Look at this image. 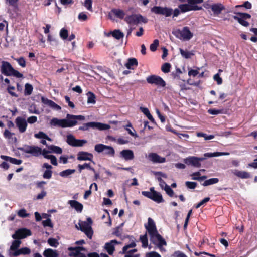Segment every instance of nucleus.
I'll return each instance as SVG.
<instances>
[{
	"mask_svg": "<svg viewBox=\"0 0 257 257\" xmlns=\"http://www.w3.org/2000/svg\"><path fill=\"white\" fill-rule=\"evenodd\" d=\"M186 186L190 189H194L196 187L197 184L193 182L187 181L185 183Z\"/></svg>",
	"mask_w": 257,
	"mask_h": 257,
	"instance_id": "nucleus-62",
	"label": "nucleus"
},
{
	"mask_svg": "<svg viewBox=\"0 0 257 257\" xmlns=\"http://www.w3.org/2000/svg\"><path fill=\"white\" fill-rule=\"evenodd\" d=\"M137 65V61L135 58L129 59L127 62L125 64V67L128 69H133V66Z\"/></svg>",
	"mask_w": 257,
	"mask_h": 257,
	"instance_id": "nucleus-35",
	"label": "nucleus"
},
{
	"mask_svg": "<svg viewBox=\"0 0 257 257\" xmlns=\"http://www.w3.org/2000/svg\"><path fill=\"white\" fill-rule=\"evenodd\" d=\"M105 248L110 255H111L114 250V245L110 242L105 244Z\"/></svg>",
	"mask_w": 257,
	"mask_h": 257,
	"instance_id": "nucleus-42",
	"label": "nucleus"
},
{
	"mask_svg": "<svg viewBox=\"0 0 257 257\" xmlns=\"http://www.w3.org/2000/svg\"><path fill=\"white\" fill-rule=\"evenodd\" d=\"M89 127L93 128H97L99 130H106L110 128L108 124L102 123L97 122H91L84 124L83 126H80L79 129L80 130H87Z\"/></svg>",
	"mask_w": 257,
	"mask_h": 257,
	"instance_id": "nucleus-6",
	"label": "nucleus"
},
{
	"mask_svg": "<svg viewBox=\"0 0 257 257\" xmlns=\"http://www.w3.org/2000/svg\"><path fill=\"white\" fill-rule=\"evenodd\" d=\"M87 95L88 96L87 101V103H92V104L95 103V102H96L95 96L94 94L91 92H89Z\"/></svg>",
	"mask_w": 257,
	"mask_h": 257,
	"instance_id": "nucleus-41",
	"label": "nucleus"
},
{
	"mask_svg": "<svg viewBox=\"0 0 257 257\" xmlns=\"http://www.w3.org/2000/svg\"><path fill=\"white\" fill-rule=\"evenodd\" d=\"M41 101L42 102L50 107H51L52 108L56 110H60L61 109V107L56 104L54 102L52 101V100H49L47 98H45L43 97L41 98Z\"/></svg>",
	"mask_w": 257,
	"mask_h": 257,
	"instance_id": "nucleus-21",
	"label": "nucleus"
},
{
	"mask_svg": "<svg viewBox=\"0 0 257 257\" xmlns=\"http://www.w3.org/2000/svg\"><path fill=\"white\" fill-rule=\"evenodd\" d=\"M1 72L7 76H14L17 78L22 77V74L15 70L12 65L8 62L3 61L1 66Z\"/></svg>",
	"mask_w": 257,
	"mask_h": 257,
	"instance_id": "nucleus-4",
	"label": "nucleus"
},
{
	"mask_svg": "<svg viewBox=\"0 0 257 257\" xmlns=\"http://www.w3.org/2000/svg\"><path fill=\"white\" fill-rule=\"evenodd\" d=\"M179 8L180 9L181 12L182 13H184L187 11H195L196 9H197V8L196 7H193L192 5H191L189 3H188V4H181L179 6Z\"/></svg>",
	"mask_w": 257,
	"mask_h": 257,
	"instance_id": "nucleus-27",
	"label": "nucleus"
},
{
	"mask_svg": "<svg viewBox=\"0 0 257 257\" xmlns=\"http://www.w3.org/2000/svg\"><path fill=\"white\" fill-rule=\"evenodd\" d=\"M33 90V87L32 85L27 83L25 86V95H29L32 93Z\"/></svg>",
	"mask_w": 257,
	"mask_h": 257,
	"instance_id": "nucleus-44",
	"label": "nucleus"
},
{
	"mask_svg": "<svg viewBox=\"0 0 257 257\" xmlns=\"http://www.w3.org/2000/svg\"><path fill=\"white\" fill-rule=\"evenodd\" d=\"M140 109L141 111L146 115V116L148 117V118L152 122L154 121V119L153 118V116L150 114L149 109L145 107H140Z\"/></svg>",
	"mask_w": 257,
	"mask_h": 257,
	"instance_id": "nucleus-34",
	"label": "nucleus"
},
{
	"mask_svg": "<svg viewBox=\"0 0 257 257\" xmlns=\"http://www.w3.org/2000/svg\"><path fill=\"white\" fill-rule=\"evenodd\" d=\"M173 33L177 38L183 41L189 40L193 35L187 27H184L182 30H175Z\"/></svg>",
	"mask_w": 257,
	"mask_h": 257,
	"instance_id": "nucleus-5",
	"label": "nucleus"
},
{
	"mask_svg": "<svg viewBox=\"0 0 257 257\" xmlns=\"http://www.w3.org/2000/svg\"><path fill=\"white\" fill-rule=\"evenodd\" d=\"M213 79L215 81L217 82V84L220 85L222 83V78L219 76L218 74H216L214 75L213 76Z\"/></svg>",
	"mask_w": 257,
	"mask_h": 257,
	"instance_id": "nucleus-61",
	"label": "nucleus"
},
{
	"mask_svg": "<svg viewBox=\"0 0 257 257\" xmlns=\"http://www.w3.org/2000/svg\"><path fill=\"white\" fill-rule=\"evenodd\" d=\"M21 244V241L19 239H15L12 242V245L9 250V254L10 256L12 255V252H13V251H15L18 249Z\"/></svg>",
	"mask_w": 257,
	"mask_h": 257,
	"instance_id": "nucleus-26",
	"label": "nucleus"
},
{
	"mask_svg": "<svg viewBox=\"0 0 257 257\" xmlns=\"http://www.w3.org/2000/svg\"><path fill=\"white\" fill-rule=\"evenodd\" d=\"M196 135L199 137H204L205 140H211L214 138V135H207L206 134L201 132L197 133Z\"/></svg>",
	"mask_w": 257,
	"mask_h": 257,
	"instance_id": "nucleus-43",
	"label": "nucleus"
},
{
	"mask_svg": "<svg viewBox=\"0 0 257 257\" xmlns=\"http://www.w3.org/2000/svg\"><path fill=\"white\" fill-rule=\"evenodd\" d=\"M146 80L149 83L154 84L160 87H165L166 85V83L163 79L158 76L151 75L148 77Z\"/></svg>",
	"mask_w": 257,
	"mask_h": 257,
	"instance_id": "nucleus-10",
	"label": "nucleus"
},
{
	"mask_svg": "<svg viewBox=\"0 0 257 257\" xmlns=\"http://www.w3.org/2000/svg\"><path fill=\"white\" fill-rule=\"evenodd\" d=\"M31 235V231L26 228H22L17 230L12 236L14 239H20L26 238Z\"/></svg>",
	"mask_w": 257,
	"mask_h": 257,
	"instance_id": "nucleus-11",
	"label": "nucleus"
},
{
	"mask_svg": "<svg viewBox=\"0 0 257 257\" xmlns=\"http://www.w3.org/2000/svg\"><path fill=\"white\" fill-rule=\"evenodd\" d=\"M14 134L11 133L8 130H6L4 132V136L5 138L7 139H11L12 141L16 142L17 141V139L16 137H13Z\"/></svg>",
	"mask_w": 257,
	"mask_h": 257,
	"instance_id": "nucleus-33",
	"label": "nucleus"
},
{
	"mask_svg": "<svg viewBox=\"0 0 257 257\" xmlns=\"http://www.w3.org/2000/svg\"><path fill=\"white\" fill-rule=\"evenodd\" d=\"M136 246V243L135 242H132L131 243H130V244L127 245H126L125 246L123 247V253H125L126 251V250L130 248H132V247H134Z\"/></svg>",
	"mask_w": 257,
	"mask_h": 257,
	"instance_id": "nucleus-63",
	"label": "nucleus"
},
{
	"mask_svg": "<svg viewBox=\"0 0 257 257\" xmlns=\"http://www.w3.org/2000/svg\"><path fill=\"white\" fill-rule=\"evenodd\" d=\"M164 190L166 191V193L172 197L174 195V192L170 188V187L168 185H166V187L164 188Z\"/></svg>",
	"mask_w": 257,
	"mask_h": 257,
	"instance_id": "nucleus-56",
	"label": "nucleus"
},
{
	"mask_svg": "<svg viewBox=\"0 0 257 257\" xmlns=\"http://www.w3.org/2000/svg\"><path fill=\"white\" fill-rule=\"evenodd\" d=\"M150 191H153L152 200L157 203H161L164 201L162 195L159 192L155 191L153 187L150 188Z\"/></svg>",
	"mask_w": 257,
	"mask_h": 257,
	"instance_id": "nucleus-22",
	"label": "nucleus"
},
{
	"mask_svg": "<svg viewBox=\"0 0 257 257\" xmlns=\"http://www.w3.org/2000/svg\"><path fill=\"white\" fill-rule=\"evenodd\" d=\"M48 243L50 246L54 247H57L59 245V243L57 240L54 238H49L48 240Z\"/></svg>",
	"mask_w": 257,
	"mask_h": 257,
	"instance_id": "nucleus-49",
	"label": "nucleus"
},
{
	"mask_svg": "<svg viewBox=\"0 0 257 257\" xmlns=\"http://www.w3.org/2000/svg\"><path fill=\"white\" fill-rule=\"evenodd\" d=\"M93 157L92 154L86 152H79L77 154V159L80 161H92Z\"/></svg>",
	"mask_w": 257,
	"mask_h": 257,
	"instance_id": "nucleus-18",
	"label": "nucleus"
},
{
	"mask_svg": "<svg viewBox=\"0 0 257 257\" xmlns=\"http://www.w3.org/2000/svg\"><path fill=\"white\" fill-rule=\"evenodd\" d=\"M214 15L218 16L221 12L225 9V7L221 3H215L208 6Z\"/></svg>",
	"mask_w": 257,
	"mask_h": 257,
	"instance_id": "nucleus-16",
	"label": "nucleus"
},
{
	"mask_svg": "<svg viewBox=\"0 0 257 257\" xmlns=\"http://www.w3.org/2000/svg\"><path fill=\"white\" fill-rule=\"evenodd\" d=\"M113 76L110 74L107 73H103L102 76H101V79L102 81H109L110 78H112Z\"/></svg>",
	"mask_w": 257,
	"mask_h": 257,
	"instance_id": "nucleus-52",
	"label": "nucleus"
},
{
	"mask_svg": "<svg viewBox=\"0 0 257 257\" xmlns=\"http://www.w3.org/2000/svg\"><path fill=\"white\" fill-rule=\"evenodd\" d=\"M250 15L247 13H239V16H234V19L236 20L241 25L247 27L248 26V23L245 20L250 18Z\"/></svg>",
	"mask_w": 257,
	"mask_h": 257,
	"instance_id": "nucleus-15",
	"label": "nucleus"
},
{
	"mask_svg": "<svg viewBox=\"0 0 257 257\" xmlns=\"http://www.w3.org/2000/svg\"><path fill=\"white\" fill-rule=\"evenodd\" d=\"M84 119L85 117L83 115H74L68 114L66 119L53 118L50 121V124L62 127H70L75 125L77 124V120H84Z\"/></svg>",
	"mask_w": 257,
	"mask_h": 257,
	"instance_id": "nucleus-2",
	"label": "nucleus"
},
{
	"mask_svg": "<svg viewBox=\"0 0 257 257\" xmlns=\"http://www.w3.org/2000/svg\"><path fill=\"white\" fill-rule=\"evenodd\" d=\"M198 157L195 156H190L183 160V162L188 166H191L196 168L201 167V163L198 162Z\"/></svg>",
	"mask_w": 257,
	"mask_h": 257,
	"instance_id": "nucleus-14",
	"label": "nucleus"
},
{
	"mask_svg": "<svg viewBox=\"0 0 257 257\" xmlns=\"http://www.w3.org/2000/svg\"><path fill=\"white\" fill-rule=\"evenodd\" d=\"M230 172L233 175L241 179H247L250 177L249 173L245 171L232 169L230 170Z\"/></svg>",
	"mask_w": 257,
	"mask_h": 257,
	"instance_id": "nucleus-17",
	"label": "nucleus"
},
{
	"mask_svg": "<svg viewBox=\"0 0 257 257\" xmlns=\"http://www.w3.org/2000/svg\"><path fill=\"white\" fill-rule=\"evenodd\" d=\"M125 21L129 24L135 25L138 23L142 22L143 23H146V19L143 18L142 16L139 14H135L131 16H128L125 17Z\"/></svg>",
	"mask_w": 257,
	"mask_h": 257,
	"instance_id": "nucleus-7",
	"label": "nucleus"
},
{
	"mask_svg": "<svg viewBox=\"0 0 257 257\" xmlns=\"http://www.w3.org/2000/svg\"><path fill=\"white\" fill-rule=\"evenodd\" d=\"M145 227L150 236L151 241L157 245L161 250H162L163 249L162 246L166 245V242L158 233L155 223L151 218H148V224L145 225Z\"/></svg>",
	"mask_w": 257,
	"mask_h": 257,
	"instance_id": "nucleus-1",
	"label": "nucleus"
},
{
	"mask_svg": "<svg viewBox=\"0 0 257 257\" xmlns=\"http://www.w3.org/2000/svg\"><path fill=\"white\" fill-rule=\"evenodd\" d=\"M170 64L169 63H165L162 65L161 70L164 73H168L170 71Z\"/></svg>",
	"mask_w": 257,
	"mask_h": 257,
	"instance_id": "nucleus-48",
	"label": "nucleus"
},
{
	"mask_svg": "<svg viewBox=\"0 0 257 257\" xmlns=\"http://www.w3.org/2000/svg\"><path fill=\"white\" fill-rule=\"evenodd\" d=\"M210 200V198L206 197L204 199H203L201 201H200L199 203H198L196 206V208H198L202 205H204L205 203L208 202Z\"/></svg>",
	"mask_w": 257,
	"mask_h": 257,
	"instance_id": "nucleus-60",
	"label": "nucleus"
},
{
	"mask_svg": "<svg viewBox=\"0 0 257 257\" xmlns=\"http://www.w3.org/2000/svg\"><path fill=\"white\" fill-rule=\"evenodd\" d=\"M46 135H47L43 132L40 131L38 133L35 134L34 135V137L37 139H45Z\"/></svg>",
	"mask_w": 257,
	"mask_h": 257,
	"instance_id": "nucleus-57",
	"label": "nucleus"
},
{
	"mask_svg": "<svg viewBox=\"0 0 257 257\" xmlns=\"http://www.w3.org/2000/svg\"><path fill=\"white\" fill-rule=\"evenodd\" d=\"M120 155L125 160H131L134 158V153L131 150H123L120 152Z\"/></svg>",
	"mask_w": 257,
	"mask_h": 257,
	"instance_id": "nucleus-19",
	"label": "nucleus"
},
{
	"mask_svg": "<svg viewBox=\"0 0 257 257\" xmlns=\"http://www.w3.org/2000/svg\"><path fill=\"white\" fill-rule=\"evenodd\" d=\"M60 36L63 39H66L68 37V31L64 28L62 29L60 32Z\"/></svg>",
	"mask_w": 257,
	"mask_h": 257,
	"instance_id": "nucleus-50",
	"label": "nucleus"
},
{
	"mask_svg": "<svg viewBox=\"0 0 257 257\" xmlns=\"http://www.w3.org/2000/svg\"><path fill=\"white\" fill-rule=\"evenodd\" d=\"M112 36L116 39H120L124 37V34L119 30H115L112 32Z\"/></svg>",
	"mask_w": 257,
	"mask_h": 257,
	"instance_id": "nucleus-39",
	"label": "nucleus"
},
{
	"mask_svg": "<svg viewBox=\"0 0 257 257\" xmlns=\"http://www.w3.org/2000/svg\"><path fill=\"white\" fill-rule=\"evenodd\" d=\"M179 50L182 56L186 59L190 58L194 55L192 52L184 50L181 48Z\"/></svg>",
	"mask_w": 257,
	"mask_h": 257,
	"instance_id": "nucleus-36",
	"label": "nucleus"
},
{
	"mask_svg": "<svg viewBox=\"0 0 257 257\" xmlns=\"http://www.w3.org/2000/svg\"><path fill=\"white\" fill-rule=\"evenodd\" d=\"M187 2L192 5L193 7L197 8L195 10H199L202 9L201 7H199L197 5L202 3L203 2V0H187Z\"/></svg>",
	"mask_w": 257,
	"mask_h": 257,
	"instance_id": "nucleus-32",
	"label": "nucleus"
},
{
	"mask_svg": "<svg viewBox=\"0 0 257 257\" xmlns=\"http://www.w3.org/2000/svg\"><path fill=\"white\" fill-rule=\"evenodd\" d=\"M105 146L102 144H97L95 146L94 149L98 153H101L103 152Z\"/></svg>",
	"mask_w": 257,
	"mask_h": 257,
	"instance_id": "nucleus-47",
	"label": "nucleus"
},
{
	"mask_svg": "<svg viewBox=\"0 0 257 257\" xmlns=\"http://www.w3.org/2000/svg\"><path fill=\"white\" fill-rule=\"evenodd\" d=\"M159 45V41L157 39H156L154 41L153 43L151 44L150 46V49L154 52L156 50L157 47Z\"/></svg>",
	"mask_w": 257,
	"mask_h": 257,
	"instance_id": "nucleus-51",
	"label": "nucleus"
},
{
	"mask_svg": "<svg viewBox=\"0 0 257 257\" xmlns=\"http://www.w3.org/2000/svg\"><path fill=\"white\" fill-rule=\"evenodd\" d=\"M199 68H197V70L190 69L188 71V75L189 76L195 77L199 74Z\"/></svg>",
	"mask_w": 257,
	"mask_h": 257,
	"instance_id": "nucleus-55",
	"label": "nucleus"
},
{
	"mask_svg": "<svg viewBox=\"0 0 257 257\" xmlns=\"http://www.w3.org/2000/svg\"><path fill=\"white\" fill-rule=\"evenodd\" d=\"M52 171L50 170H45L43 174L44 179H50L52 177Z\"/></svg>",
	"mask_w": 257,
	"mask_h": 257,
	"instance_id": "nucleus-46",
	"label": "nucleus"
},
{
	"mask_svg": "<svg viewBox=\"0 0 257 257\" xmlns=\"http://www.w3.org/2000/svg\"><path fill=\"white\" fill-rule=\"evenodd\" d=\"M31 154L35 156H38L41 154V149L37 146H31Z\"/></svg>",
	"mask_w": 257,
	"mask_h": 257,
	"instance_id": "nucleus-38",
	"label": "nucleus"
},
{
	"mask_svg": "<svg viewBox=\"0 0 257 257\" xmlns=\"http://www.w3.org/2000/svg\"><path fill=\"white\" fill-rule=\"evenodd\" d=\"M92 0H85L84 6L89 11H92Z\"/></svg>",
	"mask_w": 257,
	"mask_h": 257,
	"instance_id": "nucleus-53",
	"label": "nucleus"
},
{
	"mask_svg": "<svg viewBox=\"0 0 257 257\" xmlns=\"http://www.w3.org/2000/svg\"><path fill=\"white\" fill-rule=\"evenodd\" d=\"M68 204L70 205L72 208H74L76 211L79 212H81L83 206V205L76 200H69Z\"/></svg>",
	"mask_w": 257,
	"mask_h": 257,
	"instance_id": "nucleus-24",
	"label": "nucleus"
},
{
	"mask_svg": "<svg viewBox=\"0 0 257 257\" xmlns=\"http://www.w3.org/2000/svg\"><path fill=\"white\" fill-rule=\"evenodd\" d=\"M31 253V250L28 247H23L20 249H18L17 250L12 252L11 256H17L20 255H27Z\"/></svg>",
	"mask_w": 257,
	"mask_h": 257,
	"instance_id": "nucleus-23",
	"label": "nucleus"
},
{
	"mask_svg": "<svg viewBox=\"0 0 257 257\" xmlns=\"http://www.w3.org/2000/svg\"><path fill=\"white\" fill-rule=\"evenodd\" d=\"M151 12L156 14H160L166 17H169L172 14L173 10L172 9L167 7L155 6L151 9Z\"/></svg>",
	"mask_w": 257,
	"mask_h": 257,
	"instance_id": "nucleus-8",
	"label": "nucleus"
},
{
	"mask_svg": "<svg viewBox=\"0 0 257 257\" xmlns=\"http://www.w3.org/2000/svg\"><path fill=\"white\" fill-rule=\"evenodd\" d=\"M140 239L142 243V246L145 248L146 247L148 246L147 234L146 233L145 235L141 236Z\"/></svg>",
	"mask_w": 257,
	"mask_h": 257,
	"instance_id": "nucleus-45",
	"label": "nucleus"
},
{
	"mask_svg": "<svg viewBox=\"0 0 257 257\" xmlns=\"http://www.w3.org/2000/svg\"><path fill=\"white\" fill-rule=\"evenodd\" d=\"M26 121L30 124H33L37 121V117L35 116H31L28 118Z\"/></svg>",
	"mask_w": 257,
	"mask_h": 257,
	"instance_id": "nucleus-58",
	"label": "nucleus"
},
{
	"mask_svg": "<svg viewBox=\"0 0 257 257\" xmlns=\"http://www.w3.org/2000/svg\"><path fill=\"white\" fill-rule=\"evenodd\" d=\"M69 250L72 251L71 254L75 257H86L84 254L81 252V251L85 250V248L82 247L75 248L70 247Z\"/></svg>",
	"mask_w": 257,
	"mask_h": 257,
	"instance_id": "nucleus-20",
	"label": "nucleus"
},
{
	"mask_svg": "<svg viewBox=\"0 0 257 257\" xmlns=\"http://www.w3.org/2000/svg\"><path fill=\"white\" fill-rule=\"evenodd\" d=\"M219 182V179L218 178H211L208 180H206L203 183V185L204 186H206L208 185H210L212 184H216Z\"/></svg>",
	"mask_w": 257,
	"mask_h": 257,
	"instance_id": "nucleus-40",
	"label": "nucleus"
},
{
	"mask_svg": "<svg viewBox=\"0 0 257 257\" xmlns=\"http://www.w3.org/2000/svg\"><path fill=\"white\" fill-rule=\"evenodd\" d=\"M75 172L74 169H67L60 173V175L63 177H68Z\"/></svg>",
	"mask_w": 257,
	"mask_h": 257,
	"instance_id": "nucleus-37",
	"label": "nucleus"
},
{
	"mask_svg": "<svg viewBox=\"0 0 257 257\" xmlns=\"http://www.w3.org/2000/svg\"><path fill=\"white\" fill-rule=\"evenodd\" d=\"M66 141L69 145L73 147H81L87 143L86 140L76 139L72 135H67Z\"/></svg>",
	"mask_w": 257,
	"mask_h": 257,
	"instance_id": "nucleus-9",
	"label": "nucleus"
},
{
	"mask_svg": "<svg viewBox=\"0 0 257 257\" xmlns=\"http://www.w3.org/2000/svg\"><path fill=\"white\" fill-rule=\"evenodd\" d=\"M48 148L50 150L51 153L60 154L62 152V149L56 146L50 145L48 146Z\"/></svg>",
	"mask_w": 257,
	"mask_h": 257,
	"instance_id": "nucleus-31",
	"label": "nucleus"
},
{
	"mask_svg": "<svg viewBox=\"0 0 257 257\" xmlns=\"http://www.w3.org/2000/svg\"><path fill=\"white\" fill-rule=\"evenodd\" d=\"M146 256V257H161V255L159 253L154 251L147 253Z\"/></svg>",
	"mask_w": 257,
	"mask_h": 257,
	"instance_id": "nucleus-64",
	"label": "nucleus"
},
{
	"mask_svg": "<svg viewBox=\"0 0 257 257\" xmlns=\"http://www.w3.org/2000/svg\"><path fill=\"white\" fill-rule=\"evenodd\" d=\"M112 14L115 15L116 17L121 19L123 18L125 16L124 12L120 9H113L111 10L110 13L109 14V17L111 19H112L111 17Z\"/></svg>",
	"mask_w": 257,
	"mask_h": 257,
	"instance_id": "nucleus-28",
	"label": "nucleus"
},
{
	"mask_svg": "<svg viewBox=\"0 0 257 257\" xmlns=\"http://www.w3.org/2000/svg\"><path fill=\"white\" fill-rule=\"evenodd\" d=\"M103 152L105 155L113 156L114 154L115 151L112 147L106 145Z\"/></svg>",
	"mask_w": 257,
	"mask_h": 257,
	"instance_id": "nucleus-30",
	"label": "nucleus"
},
{
	"mask_svg": "<svg viewBox=\"0 0 257 257\" xmlns=\"http://www.w3.org/2000/svg\"><path fill=\"white\" fill-rule=\"evenodd\" d=\"M18 215L21 217H26L29 216L28 213H27L26 210L25 209H22L18 212Z\"/></svg>",
	"mask_w": 257,
	"mask_h": 257,
	"instance_id": "nucleus-54",
	"label": "nucleus"
},
{
	"mask_svg": "<svg viewBox=\"0 0 257 257\" xmlns=\"http://www.w3.org/2000/svg\"><path fill=\"white\" fill-rule=\"evenodd\" d=\"M230 154L228 152H215V153H206L204 154L205 157H214L220 156H228Z\"/></svg>",
	"mask_w": 257,
	"mask_h": 257,
	"instance_id": "nucleus-29",
	"label": "nucleus"
},
{
	"mask_svg": "<svg viewBox=\"0 0 257 257\" xmlns=\"http://www.w3.org/2000/svg\"><path fill=\"white\" fill-rule=\"evenodd\" d=\"M92 221L90 218H88L86 221H80L76 227L84 232L87 236L91 238L93 235V231L91 227Z\"/></svg>",
	"mask_w": 257,
	"mask_h": 257,
	"instance_id": "nucleus-3",
	"label": "nucleus"
},
{
	"mask_svg": "<svg viewBox=\"0 0 257 257\" xmlns=\"http://www.w3.org/2000/svg\"><path fill=\"white\" fill-rule=\"evenodd\" d=\"M147 158L154 164L163 163L166 162V158L161 157L155 153H150L148 154Z\"/></svg>",
	"mask_w": 257,
	"mask_h": 257,
	"instance_id": "nucleus-13",
	"label": "nucleus"
},
{
	"mask_svg": "<svg viewBox=\"0 0 257 257\" xmlns=\"http://www.w3.org/2000/svg\"><path fill=\"white\" fill-rule=\"evenodd\" d=\"M43 255L45 257H58L59 253L56 250H54L51 248L45 249L43 253Z\"/></svg>",
	"mask_w": 257,
	"mask_h": 257,
	"instance_id": "nucleus-25",
	"label": "nucleus"
},
{
	"mask_svg": "<svg viewBox=\"0 0 257 257\" xmlns=\"http://www.w3.org/2000/svg\"><path fill=\"white\" fill-rule=\"evenodd\" d=\"M78 18L81 21H85L87 19L88 17L85 12H81L79 14Z\"/></svg>",
	"mask_w": 257,
	"mask_h": 257,
	"instance_id": "nucleus-59",
	"label": "nucleus"
},
{
	"mask_svg": "<svg viewBox=\"0 0 257 257\" xmlns=\"http://www.w3.org/2000/svg\"><path fill=\"white\" fill-rule=\"evenodd\" d=\"M15 123L20 133H22L26 131L28 124L25 118L18 117L15 119Z\"/></svg>",
	"mask_w": 257,
	"mask_h": 257,
	"instance_id": "nucleus-12",
	"label": "nucleus"
}]
</instances>
